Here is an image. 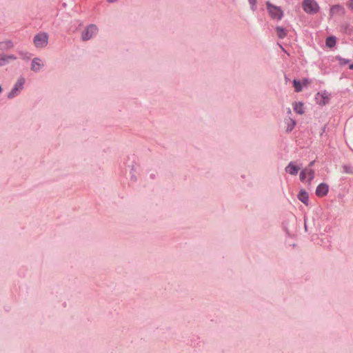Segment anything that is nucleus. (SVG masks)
<instances>
[{"instance_id":"f257e3e1","label":"nucleus","mask_w":353,"mask_h":353,"mask_svg":"<svg viewBox=\"0 0 353 353\" xmlns=\"http://www.w3.org/2000/svg\"><path fill=\"white\" fill-rule=\"evenodd\" d=\"M302 7L303 10L308 14H316L319 10V6L315 0H304Z\"/></svg>"},{"instance_id":"f03ea898","label":"nucleus","mask_w":353,"mask_h":353,"mask_svg":"<svg viewBox=\"0 0 353 353\" xmlns=\"http://www.w3.org/2000/svg\"><path fill=\"white\" fill-rule=\"evenodd\" d=\"M266 5L269 14L272 19L276 20H281L282 19L283 12L280 7L272 5L270 2H267Z\"/></svg>"},{"instance_id":"7ed1b4c3","label":"nucleus","mask_w":353,"mask_h":353,"mask_svg":"<svg viewBox=\"0 0 353 353\" xmlns=\"http://www.w3.org/2000/svg\"><path fill=\"white\" fill-rule=\"evenodd\" d=\"M330 98L331 94L326 91L318 92L315 96L316 103L322 106L328 103L330 100Z\"/></svg>"},{"instance_id":"20e7f679","label":"nucleus","mask_w":353,"mask_h":353,"mask_svg":"<svg viewBox=\"0 0 353 353\" xmlns=\"http://www.w3.org/2000/svg\"><path fill=\"white\" fill-rule=\"evenodd\" d=\"M25 83V79L24 78H19L17 81L16 82L14 88L10 91V92L8 94V98L11 99L14 97H16L19 92L23 89V85Z\"/></svg>"},{"instance_id":"39448f33","label":"nucleus","mask_w":353,"mask_h":353,"mask_svg":"<svg viewBox=\"0 0 353 353\" xmlns=\"http://www.w3.org/2000/svg\"><path fill=\"white\" fill-rule=\"evenodd\" d=\"M314 176V172L312 168H306L300 173V180L303 182L307 181L309 183L312 181Z\"/></svg>"},{"instance_id":"423d86ee","label":"nucleus","mask_w":353,"mask_h":353,"mask_svg":"<svg viewBox=\"0 0 353 353\" xmlns=\"http://www.w3.org/2000/svg\"><path fill=\"white\" fill-rule=\"evenodd\" d=\"M98 28L95 25H90L82 32V39L84 41L89 40L97 33Z\"/></svg>"},{"instance_id":"0eeeda50","label":"nucleus","mask_w":353,"mask_h":353,"mask_svg":"<svg viewBox=\"0 0 353 353\" xmlns=\"http://www.w3.org/2000/svg\"><path fill=\"white\" fill-rule=\"evenodd\" d=\"M34 43L37 48H43L48 43V35L46 33L37 34L34 38Z\"/></svg>"},{"instance_id":"6e6552de","label":"nucleus","mask_w":353,"mask_h":353,"mask_svg":"<svg viewBox=\"0 0 353 353\" xmlns=\"http://www.w3.org/2000/svg\"><path fill=\"white\" fill-rule=\"evenodd\" d=\"M329 187L326 183L319 184L316 189V194L319 197L325 196L328 192Z\"/></svg>"},{"instance_id":"1a4fd4ad","label":"nucleus","mask_w":353,"mask_h":353,"mask_svg":"<svg viewBox=\"0 0 353 353\" xmlns=\"http://www.w3.org/2000/svg\"><path fill=\"white\" fill-rule=\"evenodd\" d=\"M299 170L300 167L296 165L292 162H290L285 168V171L291 175H296Z\"/></svg>"},{"instance_id":"9d476101","label":"nucleus","mask_w":353,"mask_h":353,"mask_svg":"<svg viewBox=\"0 0 353 353\" xmlns=\"http://www.w3.org/2000/svg\"><path fill=\"white\" fill-rule=\"evenodd\" d=\"M43 65L42 61L39 58H35L32 61L31 69L34 71H39Z\"/></svg>"},{"instance_id":"9b49d317","label":"nucleus","mask_w":353,"mask_h":353,"mask_svg":"<svg viewBox=\"0 0 353 353\" xmlns=\"http://www.w3.org/2000/svg\"><path fill=\"white\" fill-rule=\"evenodd\" d=\"M294 110L299 114H303L305 112L304 105L302 102H294L293 103Z\"/></svg>"},{"instance_id":"f8f14e48","label":"nucleus","mask_w":353,"mask_h":353,"mask_svg":"<svg viewBox=\"0 0 353 353\" xmlns=\"http://www.w3.org/2000/svg\"><path fill=\"white\" fill-rule=\"evenodd\" d=\"M298 198L305 205H308V194L306 191L301 190L298 195Z\"/></svg>"},{"instance_id":"ddd939ff","label":"nucleus","mask_w":353,"mask_h":353,"mask_svg":"<svg viewBox=\"0 0 353 353\" xmlns=\"http://www.w3.org/2000/svg\"><path fill=\"white\" fill-rule=\"evenodd\" d=\"M286 123H287V125H288V126H287V129H286V130H287L288 132H290V131H292V130L294 129V126L296 125V122H295V121H294V120H293V119H291V118H289V119H288L286 120Z\"/></svg>"},{"instance_id":"4468645a","label":"nucleus","mask_w":353,"mask_h":353,"mask_svg":"<svg viewBox=\"0 0 353 353\" xmlns=\"http://www.w3.org/2000/svg\"><path fill=\"white\" fill-rule=\"evenodd\" d=\"M326 46L329 48H332L336 44V38L334 37H329L325 41Z\"/></svg>"},{"instance_id":"2eb2a0df","label":"nucleus","mask_w":353,"mask_h":353,"mask_svg":"<svg viewBox=\"0 0 353 353\" xmlns=\"http://www.w3.org/2000/svg\"><path fill=\"white\" fill-rule=\"evenodd\" d=\"M276 32L280 39H283L286 36L285 30L281 27H276Z\"/></svg>"},{"instance_id":"dca6fc26","label":"nucleus","mask_w":353,"mask_h":353,"mask_svg":"<svg viewBox=\"0 0 353 353\" xmlns=\"http://www.w3.org/2000/svg\"><path fill=\"white\" fill-rule=\"evenodd\" d=\"M295 92H299L302 90V83L300 81L294 79L293 81Z\"/></svg>"},{"instance_id":"f3484780","label":"nucleus","mask_w":353,"mask_h":353,"mask_svg":"<svg viewBox=\"0 0 353 353\" xmlns=\"http://www.w3.org/2000/svg\"><path fill=\"white\" fill-rule=\"evenodd\" d=\"M338 60H339V63L341 65H345V64H346V63H347L349 62V60L343 59V58H341V57H339Z\"/></svg>"},{"instance_id":"a211bd4d","label":"nucleus","mask_w":353,"mask_h":353,"mask_svg":"<svg viewBox=\"0 0 353 353\" xmlns=\"http://www.w3.org/2000/svg\"><path fill=\"white\" fill-rule=\"evenodd\" d=\"M248 1L251 5V9L254 10L256 9V0H248Z\"/></svg>"},{"instance_id":"6ab92c4d","label":"nucleus","mask_w":353,"mask_h":353,"mask_svg":"<svg viewBox=\"0 0 353 353\" xmlns=\"http://www.w3.org/2000/svg\"><path fill=\"white\" fill-rule=\"evenodd\" d=\"M341 10V7L340 6H334L331 8V12H334V11H339Z\"/></svg>"},{"instance_id":"aec40b11","label":"nucleus","mask_w":353,"mask_h":353,"mask_svg":"<svg viewBox=\"0 0 353 353\" xmlns=\"http://www.w3.org/2000/svg\"><path fill=\"white\" fill-rule=\"evenodd\" d=\"M310 81L308 79H305L303 80L302 84L305 86H307V85L310 84Z\"/></svg>"},{"instance_id":"412c9836","label":"nucleus","mask_w":353,"mask_h":353,"mask_svg":"<svg viewBox=\"0 0 353 353\" xmlns=\"http://www.w3.org/2000/svg\"><path fill=\"white\" fill-rule=\"evenodd\" d=\"M314 163V161H312V162H310V164H309V165H308V168H311V167H312V166H313Z\"/></svg>"},{"instance_id":"4be33fe9","label":"nucleus","mask_w":353,"mask_h":353,"mask_svg":"<svg viewBox=\"0 0 353 353\" xmlns=\"http://www.w3.org/2000/svg\"><path fill=\"white\" fill-rule=\"evenodd\" d=\"M349 68H350V70H353V63H352V64H351V65H350Z\"/></svg>"}]
</instances>
